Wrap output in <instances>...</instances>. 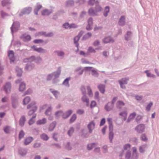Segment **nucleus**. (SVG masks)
I'll list each match as a JSON object with an SVG mask.
<instances>
[{
  "label": "nucleus",
  "mask_w": 159,
  "mask_h": 159,
  "mask_svg": "<svg viewBox=\"0 0 159 159\" xmlns=\"http://www.w3.org/2000/svg\"><path fill=\"white\" fill-rule=\"evenodd\" d=\"M74 129L73 127H71L70 128V129L67 131V134L70 137L72 135V134L74 132Z\"/></svg>",
  "instance_id": "52"
},
{
  "label": "nucleus",
  "mask_w": 159,
  "mask_h": 159,
  "mask_svg": "<svg viewBox=\"0 0 159 159\" xmlns=\"http://www.w3.org/2000/svg\"><path fill=\"white\" fill-rule=\"evenodd\" d=\"M132 34V32L131 31H127L124 36L125 39L127 41L131 40Z\"/></svg>",
  "instance_id": "18"
},
{
  "label": "nucleus",
  "mask_w": 159,
  "mask_h": 159,
  "mask_svg": "<svg viewBox=\"0 0 159 159\" xmlns=\"http://www.w3.org/2000/svg\"><path fill=\"white\" fill-rule=\"evenodd\" d=\"M102 41L104 43H107L111 42L113 43L115 41L114 39L111 38V37L110 36H109L105 37L103 39Z\"/></svg>",
  "instance_id": "11"
},
{
  "label": "nucleus",
  "mask_w": 159,
  "mask_h": 159,
  "mask_svg": "<svg viewBox=\"0 0 159 159\" xmlns=\"http://www.w3.org/2000/svg\"><path fill=\"white\" fill-rule=\"evenodd\" d=\"M94 98L95 99L97 100L98 101L100 100L99 93L98 91H97L95 93Z\"/></svg>",
  "instance_id": "63"
},
{
  "label": "nucleus",
  "mask_w": 159,
  "mask_h": 159,
  "mask_svg": "<svg viewBox=\"0 0 159 159\" xmlns=\"http://www.w3.org/2000/svg\"><path fill=\"white\" fill-rule=\"evenodd\" d=\"M145 126V125L141 124L137 125L135 128V130L139 134L142 133L144 131Z\"/></svg>",
  "instance_id": "6"
},
{
  "label": "nucleus",
  "mask_w": 159,
  "mask_h": 159,
  "mask_svg": "<svg viewBox=\"0 0 159 159\" xmlns=\"http://www.w3.org/2000/svg\"><path fill=\"white\" fill-rule=\"evenodd\" d=\"M69 27V29H70L71 28H76L78 27V26L76 25L75 24L72 23L71 24H68Z\"/></svg>",
  "instance_id": "61"
},
{
  "label": "nucleus",
  "mask_w": 159,
  "mask_h": 159,
  "mask_svg": "<svg viewBox=\"0 0 159 159\" xmlns=\"http://www.w3.org/2000/svg\"><path fill=\"white\" fill-rule=\"evenodd\" d=\"M11 84L10 82H7L3 86V89L7 94L11 92Z\"/></svg>",
  "instance_id": "5"
},
{
  "label": "nucleus",
  "mask_w": 159,
  "mask_h": 159,
  "mask_svg": "<svg viewBox=\"0 0 159 159\" xmlns=\"http://www.w3.org/2000/svg\"><path fill=\"white\" fill-rule=\"evenodd\" d=\"M110 11V7L109 6H107L105 7L104 11L103 12V15L105 17H107L108 15V14L109 13Z\"/></svg>",
  "instance_id": "28"
},
{
  "label": "nucleus",
  "mask_w": 159,
  "mask_h": 159,
  "mask_svg": "<svg viewBox=\"0 0 159 159\" xmlns=\"http://www.w3.org/2000/svg\"><path fill=\"white\" fill-rule=\"evenodd\" d=\"M80 90L82 94L83 95V96L82 97L84 98L87 97L86 88L84 85H82L81 86Z\"/></svg>",
  "instance_id": "32"
},
{
  "label": "nucleus",
  "mask_w": 159,
  "mask_h": 159,
  "mask_svg": "<svg viewBox=\"0 0 159 159\" xmlns=\"http://www.w3.org/2000/svg\"><path fill=\"white\" fill-rule=\"evenodd\" d=\"M15 71L17 73L16 76L17 77H20L22 76L23 73V70L22 69L17 66L16 68Z\"/></svg>",
  "instance_id": "23"
},
{
  "label": "nucleus",
  "mask_w": 159,
  "mask_h": 159,
  "mask_svg": "<svg viewBox=\"0 0 159 159\" xmlns=\"http://www.w3.org/2000/svg\"><path fill=\"white\" fill-rule=\"evenodd\" d=\"M77 119V116L75 114L72 115L69 120L70 124H71L74 122Z\"/></svg>",
  "instance_id": "42"
},
{
  "label": "nucleus",
  "mask_w": 159,
  "mask_h": 159,
  "mask_svg": "<svg viewBox=\"0 0 159 159\" xmlns=\"http://www.w3.org/2000/svg\"><path fill=\"white\" fill-rule=\"evenodd\" d=\"M18 153L22 156H24L27 153V150L25 148H20L19 149Z\"/></svg>",
  "instance_id": "20"
},
{
  "label": "nucleus",
  "mask_w": 159,
  "mask_h": 159,
  "mask_svg": "<svg viewBox=\"0 0 159 159\" xmlns=\"http://www.w3.org/2000/svg\"><path fill=\"white\" fill-rule=\"evenodd\" d=\"M49 91L52 93L54 96L56 98H57V94L59 93L58 91L57 90H54L52 89H50Z\"/></svg>",
  "instance_id": "43"
},
{
  "label": "nucleus",
  "mask_w": 159,
  "mask_h": 159,
  "mask_svg": "<svg viewBox=\"0 0 159 159\" xmlns=\"http://www.w3.org/2000/svg\"><path fill=\"white\" fill-rule=\"evenodd\" d=\"M33 42L35 44H39L43 43V40L41 39H37L34 40Z\"/></svg>",
  "instance_id": "54"
},
{
  "label": "nucleus",
  "mask_w": 159,
  "mask_h": 159,
  "mask_svg": "<svg viewBox=\"0 0 159 159\" xmlns=\"http://www.w3.org/2000/svg\"><path fill=\"white\" fill-rule=\"evenodd\" d=\"M87 52L89 53H95L96 52V50L92 47H89Z\"/></svg>",
  "instance_id": "60"
},
{
  "label": "nucleus",
  "mask_w": 159,
  "mask_h": 159,
  "mask_svg": "<svg viewBox=\"0 0 159 159\" xmlns=\"http://www.w3.org/2000/svg\"><path fill=\"white\" fill-rule=\"evenodd\" d=\"M114 134L113 132H109V139L110 140V143H112V140L114 138Z\"/></svg>",
  "instance_id": "47"
},
{
  "label": "nucleus",
  "mask_w": 159,
  "mask_h": 159,
  "mask_svg": "<svg viewBox=\"0 0 159 159\" xmlns=\"http://www.w3.org/2000/svg\"><path fill=\"white\" fill-rule=\"evenodd\" d=\"M70 79L71 78L70 77L66 78L63 82L62 83V85L65 86L66 87H69L70 86L69 81Z\"/></svg>",
  "instance_id": "25"
},
{
  "label": "nucleus",
  "mask_w": 159,
  "mask_h": 159,
  "mask_svg": "<svg viewBox=\"0 0 159 159\" xmlns=\"http://www.w3.org/2000/svg\"><path fill=\"white\" fill-rule=\"evenodd\" d=\"M52 12V10H50L48 9H45L42 11L41 13L42 16H48Z\"/></svg>",
  "instance_id": "15"
},
{
  "label": "nucleus",
  "mask_w": 159,
  "mask_h": 159,
  "mask_svg": "<svg viewBox=\"0 0 159 159\" xmlns=\"http://www.w3.org/2000/svg\"><path fill=\"white\" fill-rule=\"evenodd\" d=\"M20 39H23V40L24 42H28L30 41L31 37L30 35H26V34H22L20 37Z\"/></svg>",
  "instance_id": "8"
},
{
  "label": "nucleus",
  "mask_w": 159,
  "mask_h": 159,
  "mask_svg": "<svg viewBox=\"0 0 159 159\" xmlns=\"http://www.w3.org/2000/svg\"><path fill=\"white\" fill-rule=\"evenodd\" d=\"M13 128L8 125L5 126L3 128V130L6 134H10L11 132L13 131Z\"/></svg>",
  "instance_id": "9"
},
{
  "label": "nucleus",
  "mask_w": 159,
  "mask_h": 159,
  "mask_svg": "<svg viewBox=\"0 0 159 159\" xmlns=\"http://www.w3.org/2000/svg\"><path fill=\"white\" fill-rule=\"evenodd\" d=\"M129 80L128 77H125L122 78L120 80H118L119 84H126L128 83L127 81Z\"/></svg>",
  "instance_id": "31"
},
{
  "label": "nucleus",
  "mask_w": 159,
  "mask_h": 159,
  "mask_svg": "<svg viewBox=\"0 0 159 159\" xmlns=\"http://www.w3.org/2000/svg\"><path fill=\"white\" fill-rule=\"evenodd\" d=\"M94 9L96 13L100 12L102 11V7L99 5V2L98 3H96Z\"/></svg>",
  "instance_id": "34"
},
{
  "label": "nucleus",
  "mask_w": 159,
  "mask_h": 159,
  "mask_svg": "<svg viewBox=\"0 0 159 159\" xmlns=\"http://www.w3.org/2000/svg\"><path fill=\"white\" fill-rule=\"evenodd\" d=\"M26 85L24 82H21L20 84L19 90L20 92H23L25 89Z\"/></svg>",
  "instance_id": "33"
},
{
  "label": "nucleus",
  "mask_w": 159,
  "mask_h": 159,
  "mask_svg": "<svg viewBox=\"0 0 159 159\" xmlns=\"http://www.w3.org/2000/svg\"><path fill=\"white\" fill-rule=\"evenodd\" d=\"M32 10L31 7H27L23 8L21 11L19 15V16H22L24 15H29Z\"/></svg>",
  "instance_id": "4"
},
{
  "label": "nucleus",
  "mask_w": 159,
  "mask_h": 159,
  "mask_svg": "<svg viewBox=\"0 0 159 159\" xmlns=\"http://www.w3.org/2000/svg\"><path fill=\"white\" fill-rule=\"evenodd\" d=\"M92 125L93 126L94 128L95 125V124L93 120L91 121L87 125L89 134H91L92 132L93 129L92 128Z\"/></svg>",
  "instance_id": "14"
},
{
  "label": "nucleus",
  "mask_w": 159,
  "mask_h": 159,
  "mask_svg": "<svg viewBox=\"0 0 159 159\" xmlns=\"http://www.w3.org/2000/svg\"><path fill=\"white\" fill-rule=\"evenodd\" d=\"M66 149L68 150H70L72 149V148L70 146V142H68L65 146Z\"/></svg>",
  "instance_id": "64"
},
{
  "label": "nucleus",
  "mask_w": 159,
  "mask_h": 159,
  "mask_svg": "<svg viewBox=\"0 0 159 159\" xmlns=\"http://www.w3.org/2000/svg\"><path fill=\"white\" fill-rule=\"evenodd\" d=\"M30 98L29 96H27L24 98L23 101V104L25 105L28 104L30 101Z\"/></svg>",
  "instance_id": "38"
},
{
  "label": "nucleus",
  "mask_w": 159,
  "mask_h": 159,
  "mask_svg": "<svg viewBox=\"0 0 159 159\" xmlns=\"http://www.w3.org/2000/svg\"><path fill=\"white\" fill-rule=\"evenodd\" d=\"M117 98V97H114L112 98L111 102H109L105 105L104 108L107 111H109L112 109Z\"/></svg>",
  "instance_id": "2"
},
{
  "label": "nucleus",
  "mask_w": 159,
  "mask_h": 159,
  "mask_svg": "<svg viewBox=\"0 0 159 159\" xmlns=\"http://www.w3.org/2000/svg\"><path fill=\"white\" fill-rule=\"evenodd\" d=\"M92 34L90 32H88L86 34L84 35L82 37L81 40L84 41L87 39L91 37Z\"/></svg>",
  "instance_id": "36"
},
{
  "label": "nucleus",
  "mask_w": 159,
  "mask_h": 159,
  "mask_svg": "<svg viewBox=\"0 0 159 159\" xmlns=\"http://www.w3.org/2000/svg\"><path fill=\"white\" fill-rule=\"evenodd\" d=\"M26 120L25 117V116H22L20 118L19 120V125L21 127H23Z\"/></svg>",
  "instance_id": "19"
},
{
  "label": "nucleus",
  "mask_w": 159,
  "mask_h": 159,
  "mask_svg": "<svg viewBox=\"0 0 159 159\" xmlns=\"http://www.w3.org/2000/svg\"><path fill=\"white\" fill-rule=\"evenodd\" d=\"M63 111L61 110H59L56 111L54 114L56 117H58L61 115V114H63Z\"/></svg>",
  "instance_id": "51"
},
{
  "label": "nucleus",
  "mask_w": 159,
  "mask_h": 159,
  "mask_svg": "<svg viewBox=\"0 0 159 159\" xmlns=\"http://www.w3.org/2000/svg\"><path fill=\"white\" fill-rule=\"evenodd\" d=\"M118 25L121 26H124L125 24V17L124 16H121L119 19L118 22Z\"/></svg>",
  "instance_id": "12"
},
{
  "label": "nucleus",
  "mask_w": 159,
  "mask_h": 159,
  "mask_svg": "<svg viewBox=\"0 0 159 159\" xmlns=\"http://www.w3.org/2000/svg\"><path fill=\"white\" fill-rule=\"evenodd\" d=\"M88 13L90 16H97L98 14L94 10L93 7L90 8L88 11Z\"/></svg>",
  "instance_id": "27"
},
{
  "label": "nucleus",
  "mask_w": 159,
  "mask_h": 159,
  "mask_svg": "<svg viewBox=\"0 0 159 159\" xmlns=\"http://www.w3.org/2000/svg\"><path fill=\"white\" fill-rule=\"evenodd\" d=\"M96 143H90V144H88L87 146V148L88 151H90L92 150L95 145L97 144Z\"/></svg>",
  "instance_id": "37"
},
{
  "label": "nucleus",
  "mask_w": 159,
  "mask_h": 159,
  "mask_svg": "<svg viewBox=\"0 0 159 159\" xmlns=\"http://www.w3.org/2000/svg\"><path fill=\"white\" fill-rule=\"evenodd\" d=\"M38 109V107L37 106H34L33 107V108L30 110L28 113V115L29 116H31L32 115H34L35 114L34 113Z\"/></svg>",
  "instance_id": "22"
},
{
  "label": "nucleus",
  "mask_w": 159,
  "mask_h": 159,
  "mask_svg": "<svg viewBox=\"0 0 159 159\" xmlns=\"http://www.w3.org/2000/svg\"><path fill=\"white\" fill-rule=\"evenodd\" d=\"M81 133H82L81 136L83 138H87L89 136V133L86 129H82L81 130Z\"/></svg>",
  "instance_id": "13"
},
{
  "label": "nucleus",
  "mask_w": 159,
  "mask_h": 159,
  "mask_svg": "<svg viewBox=\"0 0 159 159\" xmlns=\"http://www.w3.org/2000/svg\"><path fill=\"white\" fill-rule=\"evenodd\" d=\"M146 147V145L144 144L140 146L139 148V152L141 153H143L145 152L144 149Z\"/></svg>",
  "instance_id": "45"
},
{
  "label": "nucleus",
  "mask_w": 159,
  "mask_h": 159,
  "mask_svg": "<svg viewBox=\"0 0 159 159\" xmlns=\"http://www.w3.org/2000/svg\"><path fill=\"white\" fill-rule=\"evenodd\" d=\"M36 114H34V115L29 120L28 123L30 125H32L35 122V121L34 120V119L36 117Z\"/></svg>",
  "instance_id": "39"
},
{
  "label": "nucleus",
  "mask_w": 159,
  "mask_h": 159,
  "mask_svg": "<svg viewBox=\"0 0 159 159\" xmlns=\"http://www.w3.org/2000/svg\"><path fill=\"white\" fill-rule=\"evenodd\" d=\"M132 156L138 157V155L137 153V150L136 148L133 147V153Z\"/></svg>",
  "instance_id": "56"
},
{
  "label": "nucleus",
  "mask_w": 159,
  "mask_h": 159,
  "mask_svg": "<svg viewBox=\"0 0 159 159\" xmlns=\"http://www.w3.org/2000/svg\"><path fill=\"white\" fill-rule=\"evenodd\" d=\"M105 85L104 84H100L98 86V88L100 92L102 94L104 93L105 92Z\"/></svg>",
  "instance_id": "21"
},
{
  "label": "nucleus",
  "mask_w": 159,
  "mask_h": 159,
  "mask_svg": "<svg viewBox=\"0 0 159 159\" xmlns=\"http://www.w3.org/2000/svg\"><path fill=\"white\" fill-rule=\"evenodd\" d=\"M10 3L9 0H2L1 1V4L3 7H5L7 5L10 4Z\"/></svg>",
  "instance_id": "50"
},
{
  "label": "nucleus",
  "mask_w": 159,
  "mask_h": 159,
  "mask_svg": "<svg viewBox=\"0 0 159 159\" xmlns=\"http://www.w3.org/2000/svg\"><path fill=\"white\" fill-rule=\"evenodd\" d=\"M46 35V32L45 31H40L39 32L36 33V36H43L44 37H45Z\"/></svg>",
  "instance_id": "57"
},
{
  "label": "nucleus",
  "mask_w": 159,
  "mask_h": 159,
  "mask_svg": "<svg viewBox=\"0 0 159 159\" xmlns=\"http://www.w3.org/2000/svg\"><path fill=\"white\" fill-rule=\"evenodd\" d=\"M141 139L143 141L145 142L148 140V139L147 138L145 134H142L140 137Z\"/></svg>",
  "instance_id": "58"
},
{
  "label": "nucleus",
  "mask_w": 159,
  "mask_h": 159,
  "mask_svg": "<svg viewBox=\"0 0 159 159\" xmlns=\"http://www.w3.org/2000/svg\"><path fill=\"white\" fill-rule=\"evenodd\" d=\"M47 52V50L46 49H43L41 47H39L38 48L37 52L41 53H46Z\"/></svg>",
  "instance_id": "55"
},
{
  "label": "nucleus",
  "mask_w": 159,
  "mask_h": 159,
  "mask_svg": "<svg viewBox=\"0 0 159 159\" xmlns=\"http://www.w3.org/2000/svg\"><path fill=\"white\" fill-rule=\"evenodd\" d=\"M99 1L98 0H89L88 2V4L89 5L93 6L95 4L98 3Z\"/></svg>",
  "instance_id": "40"
},
{
  "label": "nucleus",
  "mask_w": 159,
  "mask_h": 159,
  "mask_svg": "<svg viewBox=\"0 0 159 159\" xmlns=\"http://www.w3.org/2000/svg\"><path fill=\"white\" fill-rule=\"evenodd\" d=\"M47 123V119L44 118L42 119H39L36 121V124L38 125H44Z\"/></svg>",
  "instance_id": "30"
},
{
  "label": "nucleus",
  "mask_w": 159,
  "mask_h": 159,
  "mask_svg": "<svg viewBox=\"0 0 159 159\" xmlns=\"http://www.w3.org/2000/svg\"><path fill=\"white\" fill-rule=\"evenodd\" d=\"M34 59V61L37 64H39L42 60L41 57L39 56L36 57L35 56V58Z\"/></svg>",
  "instance_id": "49"
},
{
  "label": "nucleus",
  "mask_w": 159,
  "mask_h": 159,
  "mask_svg": "<svg viewBox=\"0 0 159 159\" xmlns=\"http://www.w3.org/2000/svg\"><path fill=\"white\" fill-rule=\"evenodd\" d=\"M40 138L41 139L45 141H48L49 138L48 135L44 133H43L40 135Z\"/></svg>",
  "instance_id": "35"
},
{
  "label": "nucleus",
  "mask_w": 159,
  "mask_h": 159,
  "mask_svg": "<svg viewBox=\"0 0 159 159\" xmlns=\"http://www.w3.org/2000/svg\"><path fill=\"white\" fill-rule=\"evenodd\" d=\"M20 23L18 21L14 22L10 28L11 32L12 34L16 32L19 30L20 27Z\"/></svg>",
  "instance_id": "3"
},
{
  "label": "nucleus",
  "mask_w": 159,
  "mask_h": 159,
  "mask_svg": "<svg viewBox=\"0 0 159 159\" xmlns=\"http://www.w3.org/2000/svg\"><path fill=\"white\" fill-rule=\"evenodd\" d=\"M153 105V103L152 102H150L146 106V109L147 111H149L150 110L152 106Z\"/></svg>",
  "instance_id": "62"
},
{
  "label": "nucleus",
  "mask_w": 159,
  "mask_h": 159,
  "mask_svg": "<svg viewBox=\"0 0 159 159\" xmlns=\"http://www.w3.org/2000/svg\"><path fill=\"white\" fill-rule=\"evenodd\" d=\"M61 66H59L57 68L56 71L52 73L55 78H57L59 77L61 74Z\"/></svg>",
  "instance_id": "10"
},
{
  "label": "nucleus",
  "mask_w": 159,
  "mask_h": 159,
  "mask_svg": "<svg viewBox=\"0 0 159 159\" xmlns=\"http://www.w3.org/2000/svg\"><path fill=\"white\" fill-rule=\"evenodd\" d=\"M33 138L31 136H29L26 138L24 140V144L25 145H27L30 144L33 140Z\"/></svg>",
  "instance_id": "17"
},
{
  "label": "nucleus",
  "mask_w": 159,
  "mask_h": 159,
  "mask_svg": "<svg viewBox=\"0 0 159 159\" xmlns=\"http://www.w3.org/2000/svg\"><path fill=\"white\" fill-rule=\"evenodd\" d=\"M74 0H68L65 2V6L66 7H73L74 6Z\"/></svg>",
  "instance_id": "24"
},
{
  "label": "nucleus",
  "mask_w": 159,
  "mask_h": 159,
  "mask_svg": "<svg viewBox=\"0 0 159 159\" xmlns=\"http://www.w3.org/2000/svg\"><path fill=\"white\" fill-rule=\"evenodd\" d=\"M54 53H57V55L59 57H63L64 55V52L62 51H55L54 52Z\"/></svg>",
  "instance_id": "53"
},
{
  "label": "nucleus",
  "mask_w": 159,
  "mask_h": 159,
  "mask_svg": "<svg viewBox=\"0 0 159 159\" xmlns=\"http://www.w3.org/2000/svg\"><path fill=\"white\" fill-rule=\"evenodd\" d=\"M87 89L89 96L90 97H92L93 96V93L90 87L89 86H87Z\"/></svg>",
  "instance_id": "44"
},
{
  "label": "nucleus",
  "mask_w": 159,
  "mask_h": 159,
  "mask_svg": "<svg viewBox=\"0 0 159 159\" xmlns=\"http://www.w3.org/2000/svg\"><path fill=\"white\" fill-rule=\"evenodd\" d=\"M73 112V111L71 109L68 110L64 113L63 112V114L61 115L62 119L65 120L68 118Z\"/></svg>",
  "instance_id": "7"
},
{
  "label": "nucleus",
  "mask_w": 159,
  "mask_h": 159,
  "mask_svg": "<svg viewBox=\"0 0 159 159\" xmlns=\"http://www.w3.org/2000/svg\"><path fill=\"white\" fill-rule=\"evenodd\" d=\"M25 133L23 130L20 131L19 133L18 138L20 140L23 138L25 135Z\"/></svg>",
  "instance_id": "46"
},
{
  "label": "nucleus",
  "mask_w": 159,
  "mask_h": 159,
  "mask_svg": "<svg viewBox=\"0 0 159 159\" xmlns=\"http://www.w3.org/2000/svg\"><path fill=\"white\" fill-rule=\"evenodd\" d=\"M34 64H26L25 67V71H28L29 70V68H30V71L34 67Z\"/></svg>",
  "instance_id": "29"
},
{
  "label": "nucleus",
  "mask_w": 159,
  "mask_h": 159,
  "mask_svg": "<svg viewBox=\"0 0 159 159\" xmlns=\"http://www.w3.org/2000/svg\"><path fill=\"white\" fill-rule=\"evenodd\" d=\"M42 7V6L40 4L39 2L37 3L34 9V14L36 15H38V12Z\"/></svg>",
  "instance_id": "16"
},
{
  "label": "nucleus",
  "mask_w": 159,
  "mask_h": 159,
  "mask_svg": "<svg viewBox=\"0 0 159 159\" xmlns=\"http://www.w3.org/2000/svg\"><path fill=\"white\" fill-rule=\"evenodd\" d=\"M19 98L18 95L15 93L12 94L11 96V104L12 107L16 109L18 106Z\"/></svg>",
  "instance_id": "1"
},
{
  "label": "nucleus",
  "mask_w": 159,
  "mask_h": 159,
  "mask_svg": "<svg viewBox=\"0 0 159 159\" xmlns=\"http://www.w3.org/2000/svg\"><path fill=\"white\" fill-rule=\"evenodd\" d=\"M57 125V122L54 121H53L49 125L48 128V130L49 131H52L56 127Z\"/></svg>",
  "instance_id": "26"
},
{
  "label": "nucleus",
  "mask_w": 159,
  "mask_h": 159,
  "mask_svg": "<svg viewBox=\"0 0 159 159\" xmlns=\"http://www.w3.org/2000/svg\"><path fill=\"white\" fill-rule=\"evenodd\" d=\"M131 155V151L130 150H127L125 155V158L130 159Z\"/></svg>",
  "instance_id": "48"
},
{
  "label": "nucleus",
  "mask_w": 159,
  "mask_h": 159,
  "mask_svg": "<svg viewBox=\"0 0 159 159\" xmlns=\"http://www.w3.org/2000/svg\"><path fill=\"white\" fill-rule=\"evenodd\" d=\"M81 100L83 102H86V106L88 107L89 106V99L87 97L84 98L81 97Z\"/></svg>",
  "instance_id": "41"
},
{
  "label": "nucleus",
  "mask_w": 159,
  "mask_h": 159,
  "mask_svg": "<svg viewBox=\"0 0 159 159\" xmlns=\"http://www.w3.org/2000/svg\"><path fill=\"white\" fill-rule=\"evenodd\" d=\"M97 105V103L95 101H92L90 104V108L92 109L93 108L95 107Z\"/></svg>",
  "instance_id": "59"
}]
</instances>
